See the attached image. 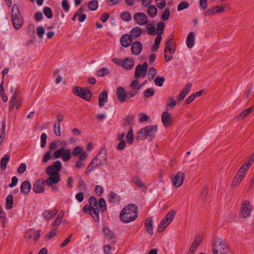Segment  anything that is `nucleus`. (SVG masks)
Listing matches in <instances>:
<instances>
[{
  "mask_svg": "<svg viewBox=\"0 0 254 254\" xmlns=\"http://www.w3.org/2000/svg\"><path fill=\"white\" fill-rule=\"evenodd\" d=\"M89 203L92 207H96L97 206L98 202L96 198L93 196H91L89 198Z\"/></svg>",
  "mask_w": 254,
  "mask_h": 254,
  "instance_id": "13d9d810",
  "label": "nucleus"
},
{
  "mask_svg": "<svg viewBox=\"0 0 254 254\" xmlns=\"http://www.w3.org/2000/svg\"><path fill=\"white\" fill-rule=\"evenodd\" d=\"M109 73L108 70L106 68H102L100 70H99L97 72V74L99 76H103L106 74H107Z\"/></svg>",
  "mask_w": 254,
  "mask_h": 254,
  "instance_id": "338daca9",
  "label": "nucleus"
},
{
  "mask_svg": "<svg viewBox=\"0 0 254 254\" xmlns=\"http://www.w3.org/2000/svg\"><path fill=\"white\" fill-rule=\"evenodd\" d=\"M54 132L55 135L57 136H60L61 135V132L60 129V123L55 124L54 125Z\"/></svg>",
  "mask_w": 254,
  "mask_h": 254,
  "instance_id": "5fc2aeb1",
  "label": "nucleus"
},
{
  "mask_svg": "<svg viewBox=\"0 0 254 254\" xmlns=\"http://www.w3.org/2000/svg\"><path fill=\"white\" fill-rule=\"evenodd\" d=\"M184 178V173L182 172H178L174 177L172 178V183L176 187H179L182 185Z\"/></svg>",
  "mask_w": 254,
  "mask_h": 254,
  "instance_id": "ddd939ff",
  "label": "nucleus"
},
{
  "mask_svg": "<svg viewBox=\"0 0 254 254\" xmlns=\"http://www.w3.org/2000/svg\"><path fill=\"white\" fill-rule=\"evenodd\" d=\"M164 28H165V23L163 21L159 22L157 25V32H162V34H163V32L164 30Z\"/></svg>",
  "mask_w": 254,
  "mask_h": 254,
  "instance_id": "69168bd1",
  "label": "nucleus"
},
{
  "mask_svg": "<svg viewBox=\"0 0 254 254\" xmlns=\"http://www.w3.org/2000/svg\"><path fill=\"white\" fill-rule=\"evenodd\" d=\"M165 78L163 77L157 76L154 79V82L156 85L158 86H162L163 85Z\"/></svg>",
  "mask_w": 254,
  "mask_h": 254,
  "instance_id": "8fccbe9b",
  "label": "nucleus"
},
{
  "mask_svg": "<svg viewBox=\"0 0 254 254\" xmlns=\"http://www.w3.org/2000/svg\"><path fill=\"white\" fill-rule=\"evenodd\" d=\"M146 26V32L150 35H155V24L154 23H147Z\"/></svg>",
  "mask_w": 254,
  "mask_h": 254,
  "instance_id": "7c9ffc66",
  "label": "nucleus"
},
{
  "mask_svg": "<svg viewBox=\"0 0 254 254\" xmlns=\"http://www.w3.org/2000/svg\"><path fill=\"white\" fill-rule=\"evenodd\" d=\"M145 227L146 231L150 235L153 234V219L149 217L147 218L145 223Z\"/></svg>",
  "mask_w": 254,
  "mask_h": 254,
  "instance_id": "393cba45",
  "label": "nucleus"
},
{
  "mask_svg": "<svg viewBox=\"0 0 254 254\" xmlns=\"http://www.w3.org/2000/svg\"><path fill=\"white\" fill-rule=\"evenodd\" d=\"M117 96L118 100L123 103L125 102L128 98V94L123 87H119L117 88Z\"/></svg>",
  "mask_w": 254,
  "mask_h": 254,
  "instance_id": "4468645a",
  "label": "nucleus"
},
{
  "mask_svg": "<svg viewBox=\"0 0 254 254\" xmlns=\"http://www.w3.org/2000/svg\"><path fill=\"white\" fill-rule=\"evenodd\" d=\"M142 49V46L139 41H135L132 44L131 50L133 55H139L141 53Z\"/></svg>",
  "mask_w": 254,
  "mask_h": 254,
  "instance_id": "a211bd4d",
  "label": "nucleus"
},
{
  "mask_svg": "<svg viewBox=\"0 0 254 254\" xmlns=\"http://www.w3.org/2000/svg\"><path fill=\"white\" fill-rule=\"evenodd\" d=\"M176 214L174 209L169 211L163 218L159 225L158 231L159 232H163L165 228L171 223Z\"/></svg>",
  "mask_w": 254,
  "mask_h": 254,
  "instance_id": "0eeeda50",
  "label": "nucleus"
},
{
  "mask_svg": "<svg viewBox=\"0 0 254 254\" xmlns=\"http://www.w3.org/2000/svg\"><path fill=\"white\" fill-rule=\"evenodd\" d=\"M148 66L147 63H144L143 64H138L135 67V78L139 79L140 77H145L146 75Z\"/></svg>",
  "mask_w": 254,
  "mask_h": 254,
  "instance_id": "9d476101",
  "label": "nucleus"
},
{
  "mask_svg": "<svg viewBox=\"0 0 254 254\" xmlns=\"http://www.w3.org/2000/svg\"><path fill=\"white\" fill-rule=\"evenodd\" d=\"M26 167L25 163H21L17 169V173L19 174H23L26 171Z\"/></svg>",
  "mask_w": 254,
  "mask_h": 254,
  "instance_id": "680f3d73",
  "label": "nucleus"
},
{
  "mask_svg": "<svg viewBox=\"0 0 254 254\" xmlns=\"http://www.w3.org/2000/svg\"><path fill=\"white\" fill-rule=\"evenodd\" d=\"M244 177L242 175H238V174L237 173L236 176L233 179V180L232 182V186L233 187H236L238 185V184L242 181Z\"/></svg>",
  "mask_w": 254,
  "mask_h": 254,
  "instance_id": "4c0bfd02",
  "label": "nucleus"
},
{
  "mask_svg": "<svg viewBox=\"0 0 254 254\" xmlns=\"http://www.w3.org/2000/svg\"><path fill=\"white\" fill-rule=\"evenodd\" d=\"M108 199L110 203H118L120 201L121 197L119 195L111 191L108 195Z\"/></svg>",
  "mask_w": 254,
  "mask_h": 254,
  "instance_id": "412c9836",
  "label": "nucleus"
},
{
  "mask_svg": "<svg viewBox=\"0 0 254 254\" xmlns=\"http://www.w3.org/2000/svg\"><path fill=\"white\" fill-rule=\"evenodd\" d=\"M132 42V36L130 34H125L123 35L120 39L121 45L124 47H128Z\"/></svg>",
  "mask_w": 254,
  "mask_h": 254,
  "instance_id": "f3484780",
  "label": "nucleus"
},
{
  "mask_svg": "<svg viewBox=\"0 0 254 254\" xmlns=\"http://www.w3.org/2000/svg\"><path fill=\"white\" fill-rule=\"evenodd\" d=\"M202 241V239L201 237L199 236V237H196L193 243L192 244V245L190 247V248H191L194 250H196V248L199 246V245H200V244L201 243Z\"/></svg>",
  "mask_w": 254,
  "mask_h": 254,
  "instance_id": "c03bdc74",
  "label": "nucleus"
},
{
  "mask_svg": "<svg viewBox=\"0 0 254 254\" xmlns=\"http://www.w3.org/2000/svg\"><path fill=\"white\" fill-rule=\"evenodd\" d=\"M254 109V107L251 106V107L243 111L238 116H236L235 118L238 120L244 119L248 115H249L252 110Z\"/></svg>",
  "mask_w": 254,
  "mask_h": 254,
  "instance_id": "cd10ccee",
  "label": "nucleus"
},
{
  "mask_svg": "<svg viewBox=\"0 0 254 254\" xmlns=\"http://www.w3.org/2000/svg\"><path fill=\"white\" fill-rule=\"evenodd\" d=\"M147 13L151 17H155L157 13V8L154 5H150L148 6Z\"/></svg>",
  "mask_w": 254,
  "mask_h": 254,
  "instance_id": "2f4dec72",
  "label": "nucleus"
},
{
  "mask_svg": "<svg viewBox=\"0 0 254 254\" xmlns=\"http://www.w3.org/2000/svg\"><path fill=\"white\" fill-rule=\"evenodd\" d=\"M157 131V126H148L139 130L136 138L138 140L145 139L148 137L152 140Z\"/></svg>",
  "mask_w": 254,
  "mask_h": 254,
  "instance_id": "20e7f679",
  "label": "nucleus"
},
{
  "mask_svg": "<svg viewBox=\"0 0 254 254\" xmlns=\"http://www.w3.org/2000/svg\"><path fill=\"white\" fill-rule=\"evenodd\" d=\"M10 156L8 154H5L0 160V169L1 170H5L6 168L7 164L9 161Z\"/></svg>",
  "mask_w": 254,
  "mask_h": 254,
  "instance_id": "c756f323",
  "label": "nucleus"
},
{
  "mask_svg": "<svg viewBox=\"0 0 254 254\" xmlns=\"http://www.w3.org/2000/svg\"><path fill=\"white\" fill-rule=\"evenodd\" d=\"M213 254H230V249L228 245L223 240H218L212 246Z\"/></svg>",
  "mask_w": 254,
  "mask_h": 254,
  "instance_id": "423d86ee",
  "label": "nucleus"
},
{
  "mask_svg": "<svg viewBox=\"0 0 254 254\" xmlns=\"http://www.w3.org/2000/svg\"><path fill=\"white\" fill-rule=\"evenodd\" d=\"M11 20L13 26L16 30L20 29L22 26L24 20L19 12L18 6L14 4L11 10Z\"/></svg>",
  "mask_w": 254,
  "mask_h": 254,
  "instance_id": "39448f33",
  "label": "nucleus"
},
{
  "mask_svg": "<svg viewBox=\"0 0 254 254\" xmlns=\"http://www.w3.org/2000/svg\"><path fill=\"white\" fill-rule=\"evenodd\" d=\"M170 16V9L168 8H166L165 11L162 13L161 15V19L163 21L167 20Z\"/></svg>",
  "mask_w": 254,
  "mask_h": 254,
  "instance_id": "4d7b16f0",
  "label": "nucleus"
},
{
  "mask_svg": "<svg viewBox=\"0 0 254 254\" xmlns=\"http://www.w3.org/2000/svg\"><path fill=\"white\" fill-rule=\"evenodd\" d=\"M37 33L38 37L40 38H42L44 34L45 33V30L43 28V27L41 26H39L37 27Z\"/></svg>",
  "mask_w": 254,
  "mask_h": 254,
  "instance_id": "864d4df0",
  "label": "nucleus"
},
{
  "mask_svg": "<svg viewBox=\"0 0 254 254\" xmlns=\"http://www.w3.org/2000/svg\"><path fill=\"white\" fill-rule=\"evenodd\" d=\"M53 155L55 158L62 157L64 161L67 162L71 158V151L69 148L61 147L55 151Z\"/></svg>",
  "mask_w": 254,
  "mask_h": 254,
  "instance_id": "6e6552de",
  "label": "nucleus"
},
{
  "mask_svg": "<svg viewBox=\"0 0 254 254\" xmlns=\"http://www.w3.org/2000/svg\"><path fill=\"white\" fill-rule=\"evenodd\" d=\"M189 6V3L186 1H183L179 4L177 9L178 11H180L184 10V9L188 8Z\"/></svg>",
  "mask_w": 254,
  "mask_h": 254,
  "instance_id": "3c124183",
  "label": "nucleus"
},
{
  "mask_svg": "<svg viewBox=\"0 0 254 254\" xmlns=\"http://www.w3.org/2000/svg\"><path fill=\"white\" fill-rule=\"evenodd\" d=\"M169 101L166 105L167 110H170L173 108L177 104V102L172 97L169 98Z\"/></svg>",
  "mask_w": 254,
  "mask_h": 254,
  "instance_id": "79ce46f5",
  "label": "nucleus"
},
{
  "mask_svg": "<svg viewBox=\"0 0 254 254\" xmlns=\"http://www.w3.org/2000/svg\"><path fill=\"white\" fill-rule=\"evenodd\" d=\"M5 129L6 122L5 121H3L2 123L1 128L0 129V146L2 144L5 137Z\"/></svg>",
  "mask_w": 254,
  "mask_h": 254,
  "instance_id": "473e14b6",
  "label": "nucleus"
},
{
  "mask_svg": "<svg viewBox=\"0 0 254 254\" xmlns=\"http://www.w3.org/2000/svg\"><path fill=\"white\" fill-rule=\"evenodd\" d=\"M249 168L250 166H249L248 164L246 163L243 164L237 172L238 175H241V176L242 175L243 177H244L247 171L249 170Z\"/></svg>",
  "mask_w": 254,
  "mask_h": 254,
  "instance_id": "f704fd0d",
  "label": "nucleus"
},
{
  "mask_svg": "<svg viewBox=\"0 0 254 254\" xmlns=\"http://www.w3.org/2000/svg\"><path fill=\"white\" fill-rule=\"evenodd\" d=\"M134 140L133 131L132 127H130L127 135V141L128 144H132Z\"/></svg>",
  "mask_w": 254,
  "mask_h": 254,
  "instance_id": "e433bc0d",
  "label": "nucleus"
},
{
  "mask_svg": "<svg viewBox=\"0 0 254 254\" xmlns=\"http://www.w3.org/2000/svg\"><path fill=\"white\" fill-rule=\"evenodd\" d=\"M47 135L45 133H43L41 135V146L43 148L45 147L46 144V139Z\"/></svg>",
  "mask_w": 254,
  "mask_h": 254,
  "instance_id": "e2e57ef3",
  "label": "nucleus"
},
{
  "mask_svg": "<svg viewBox=\"0 0 254 254\" xmlns=\"http://www.w3.org/2000/svg\"><path fill=\"white\" fill-rule=\"evenodd\" d=\"M192 85L190 83H188L182 91L181 92L180 94L178 96V100L180 101H182L186 96L190 92L191 88Z\"/></svg>",
  "mask_w": 254,
  "mask_h": 254,
  "instance_id": "aec40b11",
  "label": "nucleus"
},
{
  "mask_svg": "<svg viewBox=\"0 0 254 254\" xmlns=\"http://www.w3.org/2000/svg\"><path fill=\"white\" fill-rule=\"evenodd\" d=\"M133 19L140 26H144L148 23L147 15L143 12H137L134 14Z\"/></svg>",
  "mask_w": 254,
  "mask_h": 254,
  "instance_id": "f8f14e48",
  "label": "nucleus"
},
{
  "mask_svg": "<svg viewBox=\"0 0 254 254\" xmlns=\"http://www.w3.org/2000/svg\"><path fill=\"white\" fill-rule=\"evenodd\" d=\"M154 93V89L152 88H150L146 89L145 90H144L143 92V95L147 98H149L151 96H153Z\"/></svg>",
  "mask_w": 254,
  "mask_h": 254,
  "instance_id": "09e8293b",
  "label": "nucleus"
},
{
  "mask_svg": "<svg viewBox=\"0 0 254 254\" xmlns=\"http://www.w3.org/2000/svg\"><path fill=\"white\" fill-rule=\"evenodd\" d=\"M82 148L81 146H78L75 147L72 152L71 153L74 156H77L79 154H80L82 152Z\"/></svg>",
  "mask_w": 254,
  "mask_h": 254,
  "instance_id": "bf43d9fd",
  "label": "nucleus"
},
{
  "mask_svg": "<svg viewBox=\"0 0 254 254\" xmlns=\"http://www.w3.org/2000/svg\"><path fill=\"white\" fill-rule=\"evenodd\" d=\"M108 102V92L107 91H102L99 95L98 105L102 107Z\"/></svg>",
  "mask_w": 254,
  "mask_h": 254,
  "instance_id": "5701e85b",
  "label": "nucleus"
},
{
  "mask_svg": "<svg viewBox=\"0 0 254 254\" xmlns=\"http://www.w3.org/2000/svg\"><path fill=\"white\" fill-rule=\"evenodd\" d=\"M134 64V60L129 58H127L123 62V67L127 70H130L132 69Z\"/></svg>",
  "mask_w": 254,
  "mask_h": 254,
  "instance_id": "b1692460",
  "label": "nucleus"
},
{
  "mask_svg": "<svg viewBox=\"0 0 254 254\" xmlns=\"http://www.w3.org/2000/svg\"><path fill=\"white\" fill-rule=\"evenodd\" d=\"M98 6V3L96 0L91 1L88 3V8L91 10L94 11L96 10Z\"/></svg>",
  "mask_w": 254,
  "mask_h": 254,
  "instance_id": "49530a36",
  "label": "nucleus"
},
{
  "mask_svg": "<svg viewBox=\"0 0 254 254\" xmlns=\"http://www.w3.org/2000/svg\"><path fill=\"white\" fill-rule=\"evenodd\" d=\"M64 211H61L58 213L55 220L52 224V226L54 227L57 228L60 225L64 217Z\"/></svg>",
  "mask_w": 254,
  "mask_h": 254,
  "instance_id": "c85d7f7f",
  "label": "nucleus"
},
{
  "mask_svg": "<svg viewBox=\"0 0 254 254\" xmlns=\"http://www.w3.org/2000/svg\"><path fill=\"white\" fill-rule=\"evenodd\" d=\"M13 203V196L11 195H8L5 200V208L10 209L12 207Z\"/></svg>",
  "mask_w": 254,
  "mask_h": 254,
  "instance_id": "c9c22d12",
  "label": "nucleus"
},
{
  "mask_svg": "<svg viewBox=\"0 0 254 254\" xmlns=\"http://www.w3.org/2000/svg\"><path fill=\"white\" fill-rule=\"evenodd\" d=\"M132 181L138 187L143 188L144 187V184L142 183L140 178L137 176L134 177L132 179Z\"/></svg>",
  "mask_w": 254,
  "mask_h": 254,
  "instance_id": "de8ad7c7",
  "label": "nucleus"
},
{
  "mask_svg": "<svg viewBox=\"0 0 254 254\" xmlns=\"http://www.w3.org/2000/svg\"><path fill=\"white\" fill-rule=\"evenodd\" d=\"M195 36L193 32H190L186 39V45L187 47L190 49L193 47L194 45Z\"/></svg>",
  "mask_w": 254,
  "mask_h": 254,
  "instance_id": "4be33fe9",
  "label": "nucleus"
},
{
  "mask_svg": "<svg viewBox=\"0 0 254 254\" xmlns=\"http://www.w3.org/2000/svg\"><path fill=\"white\" fill-rule=\"evenodd\" d=\"M62 164L59 160L55 161L46 169V173L49 177L45 181L47 186L58 184L60 181V172L62 169Z\"/></svg>",
  "mask_w": 254,
  "mask_h": 254,
  "instance_id": "f257e3e1",
  "label": "nucleus"
},
{
  "mask_svg": "<svg viewBox=\"0 0 254 254\" xmlns=\"http://www.w3.org/2000/svg\"><path fill=\"white\" fill-rule=\"evenodd\" d=\"M161 121L165 127H168L172 125L171 115L168 112H164L161 116Z\"/></svg>",
  "mask_w": 254,
  "mask_h": 254,
  "instance_id": "dca6fc26",
  "label": "nucleus"
},
{
  "mask_svg": "<svg viewBox=\"0 0 254 254\" xmlns=\"http://www.w3.org/2000/svg\"><path fill=\"white\" fill-rule=\"evenodd\" d=\"M121 18L125 21L128 22L131 19V16L129 12H124L121 14Z\"/></svg>",
  "mask_w": 254,
  "mask_h": 254,
  "instance_id": "a19ab883",
  "label": "nucleus"
},
{
  "mask_svg": "<svg viewBox=\"0 0 254 254\" xmlns=\"http://www.w3.org/2000/svg\"><path fill=\"white\" fill-rule=\"evenodd\" d=\"M107 163V149L105 147L101 148L97 155L87 166L85 173L88 174L97 167L106 164Z\"/></svg>",
  "mask_w": 254,
  "mask_h": 254,
  "instance_id": "7ed1b4c3",
  "label": "nucleus"
},
{
  "mask_svg": "<svg viewBox=\"0 0 254 254\" xmlns=\"http://www.w3.org/2000/svg\"><path fill=\"white\" fill-rule=\"evenodd\" d=\"M138 208L133 204H129L125 206L120 214V220L125 223H128L134 221L138 216Z\"/></svg>",
  "mask_w": 254,
  "mask_h": 254,
  "instance_id": "f03ea898",
  "label": "nucleus"
},
{
  "mask_svg": "<svg viewBox=\"0 0 254 254\" xmlns=\"http://www.w3.org/2000/svg\"><path fill=\"white\" fill-rule=\"evenodd\" d=\"M58 210L55 209L53 210H46L42 214V216L47 221H49L50 219H53L57 214Z\"/></svg>",
  "mask_w": 254,
  "mask_h": 254,
  "instance_id": "6ab92c4d",
  "label": "nucleus"
},
{
  "mask_svg": "<svg viewBox=\"0 0 254 254\" xmlns=\"http://www.w3.org/2000/svg\"><path fill=\"white\" fill-rule=\"evenodd\" d=\"M37 231V230L33 229L27 230L25 233V237L27 239H32L34 235L36 234Z\"/></svg>",
  "mask_w": 254,
  "mask_h": 254,
  "instance_id": "37998d69",
  "label": "nucleus"
},
{
  "mask_svg": "<svg viewBox=\"0 0 254 254\" xmlns=\"http://www.w3.org/2000/svg\"><path fill=\"white\" fill-rule=\"evenodd\" d=\"M95 190L98 196H101L104 192V189L100 185H96Z\"/></svg>",
  "mask_w": 254,
  "mask_h": 254,
  "instance_id": "774afa93",
  "label": "nucleus"
},
{
  "mask_svg": "<svg viewBox=\"0 0 254 254\" xmlns=\"http://www.w3.org/2000/svg\"><path fill=\"white\" fill-rule=\"evenodd\" d=\"M43 12L48 18H51L53 17L52 11L49 7H46L43 10Z\"/></svg>",
  "mask_w": 254,
  "mask_h": 254,
  "instance_id": "603ef678",
  "label": "nucleus"
},
{
  "mask_svg": "<svg viewBox=\"0 0 254 254\" xmlns=\"http://www.w3.org/2000/svg\"><path fill=\"white\" fill-rule=\"evenodd\" d=\"M62 6L65 12H68L70 5L67 0H63L62 1Z\"/></svg>",
  "mask_w": 254,
  "mask_h": 254,
  "instance_id": "6e6d98bb",
  "label": "nucleus"
},
{
  "mask_svg": "<svg viewBox=\"0 0 254 254\" xmlns=\"http://www.w3.org/2000/svg\"><path fill=\"white\" fill-rule=\"evenodd\" d=\"M16 96V94L14 92L10 98L9 106V110L10 111H12L13 110L14 107L15 106Z\"/></svg>",
  "mask_w": 254,
  "mask_h": 254,
  "instance_id": "ea45409f",
  "label": "nucleus"
},
{
  "mask_svg": "<svg viewBox=\"0 0 254 254\" xmlns=\"http://www.w3.org/2000/svg\"><path fill=\"white\" fill-rule=\"evenodd\" d=\"M99 213L100 210L97 207H93V210L90 212V215H91L92 218L94 219L95 221H99Z\"/></svg>",
  "mask_w": 254,
  "mask_h": 254,
  "instance_id": "72a5a7b5",
  "label": "nucleus"
},
{
  "mask_svg": "<svg viewBox=\"0 0 254 254\" xmlns=\"http://www.w3.org/2000/svg\"><path fill=\"white\" fill-rule=\"evenodd\" d=\"M103 232L108 239L112 240L115 238L114 233L112 232L108 228H104Z\"/></svg>",
  "mask_w": 254,
  "mask_h": 254,
  "instance_id": "58836bf2",
  "label": "nucleus"
},
{
  "mask_svg": "<svg viewBox=\"0 0 254 254\" xmlns=\"http://www.w3.org/2000/svg\"><path fill=\"white\" fill-rule=\"evenodd\" d=\"M253 206L249 200H245L242 204L240 216L242 218H247L251 215Z\"/></svg>",
  "mask_w": 254,
  "mask_h": 254,
  "instance_id": "9b49d317",
  "label": "nucleus"
},
{
  "mask_svg": "<svg viewBox=\"0 0 254 254\" xmlns=\"http://www.w3.org/2000/svg\"><path fill=\"white\" fill-rule=\"evenodd\" d=\"M51 158V151H48L46 152L43 157L42 162L46 163L49 161Z\"/></svg>",
  "mask_w": 254,
  "mask_h": 254,
  "instance_id": "0e129e2a",
  "label": "nucleus"
},
{
  "mask_svg": "<svg viewBox=\"0 0 254 254\" xmlns=\"http://www.w3.org/2000/svg\"><path fill=\"white\" fill-rule=\"evenodd\" d=\"M142 30L140 27L138 26L134 27L130 30V36H132V38H136L141 35Z\"/></svg>",
  "mask_w": 254,
  "mask_h": 254,
  "instance_id": "bb28decb",
  "label": "nucleus"
},
{
  "mask_svg": "<svg viewBox=\"0 0 254 254\" xmlns=\"http://www.w3.org/2000/svg\"><path fill=\"white\" fill-rule=\"evenodd\" d=\"M98 205L102 211H104L107 209L106 203L104 198H99L98 201Z\"/></svg>",
  "mask_w": 254,
  "mask_h": 254,
  "instance_id": "a18cd8bd",
  "label": "nucleus"
},
{
  "mask_svg": "<svg viewBox=\"0 0 254 254\" xmlns=\"http://www.w3.org/2000/svg\"><path fill=\"white\" fill-rule=\"evenodd\" d=\"M45 181L43 180H38L35 182L33 187V190L37 193L43 192L45 190L44 183Z\"/></svg>",
  "mask_w": 254,
  "mask_h": 254,
  "instance_id": "2eb2a0df",
  "label": "nucleus"
},
{
  "mask_svg": "<svg viewBox=\"0 0 254 254\" xmlns=\"http://www.w3.org/2000/svg\"><path fill=\"white\" fill-rule=\"evenodd\" d=\"M157 73L156 69L154 67H150L148 72V78H153Z\"/></svg>",
  "mask_w": 254,
  "mask_h": 254,
  "instance_id": "052dcab7",
  "label": "nucleus"
},
{
  "mask_svg": "<svg viewBox=\"0 0 254 254\" xmlns=\"http://www.w3.org/2000/svg\"><path fill=\"white\" fill-rule=\"evenodd\" d=\"M73 93L87 101H89L91 97V93L89 90H85L79 86H75L73 88Z\"/></svg>",
  "mask_w": 254,
  "mask_h": 254,
  "instance_id": "1a4fd4ad",
  "label": "nucleus"
},
{
  "mask_svg": "<svg viewBox=\"0 0 254 254\" xmlns=\"http://www.w3.org/2000/svg\"><path fill=\"white\" fill-rule=\"evenodd\" d=\"M31 189V186L29 182L24 181L20 187L21 191L24 194H27L30 192Z\"/></svg>",
  "mask_w": 254,
  "mask_h": 254,
  "instance_id": "a878e982",
  "label": "nucleus"
}]
</instances>
